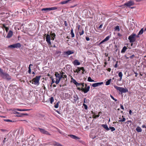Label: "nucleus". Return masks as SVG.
Wrapping results in <instances>:
<instances>
[{
  "instance_id": "nucleus-1",
  "label": "nucleus",
  "mask_w": 146,
  "mask_h": 146,
  "mask_svg": "<svg viewBox=\"0 0 146 146\" xmlns=\"http://www.w3.org/2000/svg\"><path fill=\"white\" fill-rule=\"evenodd\" d=\"M113 86L117 90L119 91L121 93H126L128 91V90L126 88H123L118 87L116 85H114Z\"/></svg>"
},
{
  "instance_id": "nucleus-2",
  "label": "nucleus",
  "mask_w": 146,
  "mask_h": 146,
  "mask_svg": "<svg viewBox=\"0 0 146 146\" xmlns=\"http://www.w3.org/2000/svg\"><path fill=\"white\" fill-rule=\"evenodd\" d=\"M136 35L135 34L132 33L128 37V39L131 43L134 42L136 40Z\"/></svg>"
},
{
  "instance_id": "nucleus-3",
  "label": "nucleus",
  "mask_w": 146,
  "mask_h": 146,
  "mask_svg": "<svg viewBox=\"0 0 146 146\" xmlns=\"http://www.w3.org/2000/svg\"><path fill=\"white\" fill-rule=\"evenodd\" d=\"M21 46V44L19 43H17L8 46V48H20Z\"/></svg>"
},
{
  "instance_id": "nucleus-4",
  "label": "nucleus",
  "mask_w": 146,
  "mask_h": 146,
  "mask_svg": "<svg viewBox=\"0 0 146 146\" xmlns=\"http://www.w3.org/2000/svg\"><path fill=\"white\" fill-rule=\"evenodd\" d=\"M40 78V76H36L33 78L34 84L35 85H38L39 82Z\"/></svg>"
},
{
  "instance_id": "nucleus-5",
  "label": "nucleus",
  "mask_w": 146,
  "mask_h": 146,
  "mask_svg": "<svg viewBox=\"0 0 146 146\" xmlns=\"http://www.w3.org/2000/svg\"><path fill=\"white\" fill-rule=\"evenodd\" d=\"M135 4L134 1L132 0H130L127 2L125 3L124 5L128 7H130L131 6L134 5Z\"/></svg>"
},
{
  "instance_id": "nucleus-6",
  "label": "nucleus",
  "mask_w": 146,
  "mask_h": 146,
  "mask_svg": "<svg viewBox=\"0 0 146 146\" xmlns=\"http://www.w3.org/2000/svg\"><path fill=\"white\" fill-rule=\"evenodd\" d=\"M38 129L42 133L47 135H50V134L49 132L46 131L44 129L40 128H38Z\"/></svg>"
},
{
  "instance_id": "nucleus-7",
  "label": "nucleus",
  "mask_w": 146,
  "mask_h": 146,
  "mask_svg": "<svg viewBox=\"0 0 146 146\" xmlns=\"http://www.w3.org/2000/svg\"><path fill=\"white\" fill-rule=\"evenodd\" d=\"M90 87L88 86V87H85V88H82V91L84 93H86L88 92L89 90Z\"/></svg>"
},
{
  "instance_id": "nucleus-8",
  "label": "nucleus",
  "mask_w": 146,
  "mask_h": 146,
  "mask_svg": "<svg viewBox=\"0 0 146 146\" xmlns=\"http://www.w3.org/2000/svg\"><path fill=\"white\" fill-rule=\"evenodd\" d=\"M46 41L49 45H50L51 44L50 41V37L49 35L47 34L46 35Z\"/></svg>"
},
{
  "instance_id": "nucleus-9",
  "label": "nucleus",
  "mask_w": 146,
  "mask_h": 146,
  "mask_svg": "<svg viewBox=\"0 0 146 146\" xmlns=\"http://www.w3.org/2000/svg\"><path fill=\"white\" fill-rule=\"evenodd\" d=\"M55 75L56 78V79L60 80L61 78H64V77L62 76V75H61L60 74H59L57 72L55 73Z\"/></svg>"
},
{
  "instance_id": "nucleus-10",
  "label": "nucleus",
  "mask_w": 146,
  "mask_h": 146,
  "mask_svg": "<svg viewBox=\"0 0 146 146\" xmlns=\"http://www.w3.org/2000/svg\"><path fill=\"white\" fill-rule=\"evenodd\" d=\"M3 78L7 79L8 80H10L11 79V77L9 74L6 73L3 75L2 76Z\"/></svg>"
},
{
  "instance_id": "nucleus-11",
  "label": "nucleus",
  "mask_w": 146,
  "mask_h": 146,
  "mask_svg": "<svg viewBox=\"0 0 146 146\" xmlns=\"http://www.w3.org/2000/svg\"><path fill=\"white\" fill-rule=\"evenodd\" d=\"M113 65L114 67L115 68H117L118 66L117 64L118 63V61H116L114 58H113Z\"/></svg>"
},
{
  "instance_id": "nucleus-12",
  "label": "nucleus",
  "mask_w": 146,
  "mask_h": 146,
  "mask_svg": "<svg viewBox=\"0 0 146 146\" xmlns=\"http://www.w3.org/2000/svg\"><path fill=\"white\" fill-rule=\"evenodd\" d=\"M103 84V82H98V83H94L92 84V86L94 87H95L97 86H100L102 84Z\"/></svg>"
},
{
  "instance_id": "nucleus-13",
  "label": "nucleus",
  "mask_w": 146,
  "mask_h": 146,
  "mask_svg": "<svg viewBox=\"0 0 146 146\" xmlns=\"http://www.w3.org/2000/svg\"><path fill=\"white\" fill-rule=\"evenodd\" d=\"M13 35V32L11 30H10L6 36V38H10L12 37Z\"/></svg>"
},
{
  "instance_id": "nucleus-14",
  "label": "nucleus",
  "mask_w": 146,
  "mask_h": 146,
  "mask_svg": "<svg viewBox=\"0 0 146 146\" xmlns=\"http://www.w3.org/2000/svg\"><path fill=\"white\" fill-rule=\"evenodd\" d=\"M74 53L73 50H68L67 51H65L64 52V54L66 55H70Z\"/></svg>"
},
{
  "instance_id": "nucleus-15",
  "label": "nucleus",
  "mask_w": 146,
  "mask_h": 146,
  "mask_svg": "<svg viewBox=\"0 0 146 146\" xmlns=\"http://www.w3.org/2000/svg\"><path fill=\"white\" fill-rule=\"evenodd\" d=\"M68 136H69L71 138L73 139H74L76 140L79 139H80V138L76 136V135H68Z\"/></svg>"
},
{
  "instance_id": "nucleus-16",
  "label": "nucleus",
  "mask_w": 146,
  "mask_h": 146,
  "mask_svg": "<svg viewBox=\"0 0 146 146\" xmlns=\"http://www.w3.org/2000/svg\"><path fill=\"white\" fill-rule=\"evenodd\" d=\"M72 80L73 82L76 86H79L81 85V83H78L76 81L72 78Z\"/></svg>"
},
{
  "instance_id": "nucleus-17",
  "label": "nucleus",
  "mask_w": 146,
  "mask_h": 146,
  "mask_svg": "<svg viewBox=\"0 0 146 146\" xmlns=\"http://www.w3.org/2000/svg\"><path fill=\"white\" fill-rule=\"evenodd\" d=\"M74 65H79L80 64V63L77 60H75L73 62Z\"/></svg>"
},
{
  "instance_id": "nucleus-18",
  "label": "nucleus",
  "mask_w": 146,
  "mask_h": 146,
  "mask_svg": "<svg viewBox=\"0 0 146 146\" xmlns=\"http://www.w3.org/2000/svg\"><path fill=\"white\" fill-rule=\"evenodd\" d=\"M110 38V36H108L106 37L102 41L100 44H102L104 42L108 40Z\"/></svg>"
},
{
  "instance_id": "nucleus-19",
  "label": "nucleus",
  "mask_w": 146,
  "mask_h": 146,
  "mask_svg": "<svg viewBox=\"0 0 146 146\" xmlns=\"http://www.w3.org/2000/svg\"><path fill=\"white\" fill-rule=\"evenodd\" d=\"M136 130L137 132L138 133L141 132L142 131V129L139 126H137L136 128Z\"/></svg>"
},
{
  "instance_id": "nucleus-20",
  "label": "nucleus",
  "mask_w": 146,
  "mask_h": 146,
  "mask_svg": "<svg viewBox=\"0 0 146 146\" xmlns=\"http://www.w3.org/2000/svg\"><path fill=\"white\" fill-rule=\"evenodd\" d=\"M122 118L119 117V119H120L119 120V122H124L126 120L125 118H124L123 116L122 115Z\"/></svg>"
},
{
  "instance_id": "nucleus-21",
  "label": "nucleus",
  "mask_w": 146,
  "mask_h": 146,
  "mask_svg": "<svg viewBox=\"0 0 146 146\" xmlns=\"http://www.w3.org/2000/svg\"><path fill=\"white\" fill-rule=\"evenodd\" d=\"M54 146H63L61 144L56 142H54L53 143Z\"/></svg>"
},
{
  "instance_id": "nucleus-22",
  "label": "nucleus",
  "mask_w": 146,
  "mask_h": 146,
  "mask_svg": "<svg viewBox=\"0 0 146 146\" xmlns=\"http://www.w3.org/2000/svg\"><path fill=\"white\" fill-rule=\"evenodd\" d=\"M102 126L107 130L108 131L109 129L108 126L106 125H102Z\"/></svg>"
},
{
  "instance_id": "nucleus-23",
  "label": "nucleus",
  "mask_w": 146,
  "mask_h": 146,
  "mask_svg": "<svg viewBox=\"0 0 146 146\" xmlns=\"http://www.w3.org/2000/svg\"><path fill=\"white\" fill-rule=\"evenodd\" d=\"M127 49V47H126L125 46H124L123 47V49H122V50H121V53L124 52Z\"/></svg>"
},
{
  "instance_id": "nucleus-24",
  "label": "nucleus",
  "mask_w": 146,
  "mask_h": 146,
  "mask_svg": "<svg viewBox=\"0 0 146 146\" xmlns=\"http://www.w3.org/2000/svg\"><path fill=\"white\" fill-rule=\"evenodd\" d=\"M118 76L120 77V80H121L123 76V74L121 72H120L118 74Z\"/></svg>"
},
{
  "instance_id": "nucleus-25",
  "label": "nucleus",
  "mask_w": 146,
  "mask_h": 146,
  "mask_svg": "<svg viewBox=\"0 0 146 146\" xmlns=\"http://www.w3.org/2000/svg\"><path fill=\"white\" fill-rule=\"evenodd\" d=\"M115 30V31H119L120 29L119 27L118 26H117L114 28Z\"/></svg>"
},
{
  "instance_id": "nucleus-26",
  "label": "nucleus",
  "mask_w": 146,
  "mask_h": 146,
  "mask_svg": "<svg viewBox=\"0 0 146 146\" xmlns=\"http://www.w3.org/2000/svg\"><path fill=\"white\" fill-rule=\"evenodd\" d=\"M70 34L71 35V37L73 38L74 36V35L73 32V29H72L71 31Z\"/></svg>"
},
{
  "instance_id": "nucleus-27",
  "label": "nucleus",
  "mask_w": 146,
  "mask_h": 146,
  "mask_svg": "<svg viewBox=\"0 0 146 146\" xmlns=\"http://www.w3.org/2000/svg\"><path fill=\"white\" fill-rule=\"evenodd\" d=\"M42 11H50L49 7L43 8L41 9Z\"/></svg>"
},
{
  "instance_id": "nucleus-28",
  "label": "nucleus",
  "mask_w": 146,
  "mask_h": 146,
  "mask_svg": "<svg viewBox=\"0 0 146 146\" xmlns=\"http://www.w3.org/2000/svg\"><path fill=\"white\" fill-rule=\"evenodd\" d=\"M80 71V67H78L77 68V69L76 70H74V72H77L78 73Z\"/></svg>"
},
{
  "instance_id": "nucleus-29",
  "label": "nucleus",
  "mask_w": 146,
  "mask_h": 146,
  "mask_svg": "<svg viewBox=\"0 0 146 146\" xmlns=\"http://www.w3.org/2000/svg\"><path fill=\"white\" fill-rule=\"evenodd\" d=\"M5 73L3 72V70L0 68V74L2 76Z\"/></svg>"
},
{
  "instance_id": "nucleus-30",
  "label": "nucleus",
  "mask_w": 146,
  "mask_h": 146,
  "mask_svg": "<svg viewBox=\"0 0 146 146\" xmlns=\"http://www.w3.org/2000/svg\"><path fill=\"white\" fill-rule=\"evenodd\" d=\"M33 65L32 64H30L29 66V70H28V72L30 74L31 73V66H33Z\"/></svg>"
},
{
  "instance_id": "nucleus-31",
  "label": "nucleus",
  "mask_w": 146,
  "mask_h": 146,
  "mask_svg": "<svg viewBox=\"0 0 146 146\" xmlns=\"http://www.w3.org/2000/svg\"><path fill=\"white\" fill-rule=\"evenodd\" d=\"M143 28H142L141 29V30L139 31L138 34L139 35H141L143 33Z\"/></svg>"
},
{
  "instance_id": "nucleus-32",
  "label": "nucleus",
  "mask_w": 146,
  "mask_h": 146,
  "mask_svg": "<svg viewBox=\"0 0 146 146\" xmlns=\"http://www.w3.org/2000/svg\"><path fill=\"white\" fill-rule=\"evenodd\" d=\"M88 81L90 82H94V80H92L91 78L90 77H88Z\"/></svg>"
},
{
  "instance_id": "nucleus-33",
  "label": "nucleus",
  "mask_w": 146,
  "mask_h": 146,
  "mask_svg": "<svg viewBox=\"0 0 146 146\" xmlns=\"http://www.w3.org/2000/svg\"><path fill=\"white\" fill-rule=\"evenodd\" d=\"M16 110L20 111H25L28 110V109H17Z\"/></svg>"
},
{
  "instance_id": "nucleus-34",
  "label": "nucleus",
  "mask_w": 146,
  "mask_h": 146,
  "mask_svg": "<svg viewBox=\"0 0 146 146\" xmlns=\"http://www.w3.org/2000/svg\"><path fill=\"white\" fill-rule=\"evenodd\" d=\"M57 8L56 7H49L50 11L56 10L57 9Z\"/></svg>"
},
{
  "instance_id": "nucleus-35",
  "label": "nucleus",
  "mask_w": 146,
  "mask_h": 146,
  "mask_svg": "<svg viewBox=\"0 0 146 146\" xmlns=\"http://www.w3.org/2000/svg\"><path fill=\"white\" fill-rule=\"evenodd\" d=\"M54 101V99L52 97L50 98V101L51 104H52Z\"/></svg>"
},
{
  "instance_id": "nucleus-36",
  "label": "nucleus",
  "mask_w": 146,
  "mask_h": 146,
  "mask_svg": "<svg viewBox=\"0 0 146 146\" xmlns=\"http://www.w3.org/2000/svg\"><path fill=\"white\" fill-rule=\"evenodd\" d=\"M89 101V100H86V98H84V103H88Z\"/></svg>"
},
{
  "instance_id": "nucleus-37",
  "label": "nucleus",
  "mask_w": 146,
  "mask_h": 146,
  "mask_svg": "<svg viewBox=\"0 0 146 146\" xmlns=\"http://www.w3.org/2000/svg\"><path fill=\"white\" fill-rule=\"evenodd\" d=\"M20 130L21 134V135L23 134L24 133V129L23 128H21L20 129L19 131Z\"/></svg>"
},
{
  "instance_id": "nucleus-38",
  "label": "nucleus",
  "mask_w": 146,
  "mask_h": 146,
  "mask_svg": "<svg viewBox=\"0 0 146 146\" xmlns=\"http://www.w3.org/2000/svg\"><path fill=\"white\" fill-rule=\"evenodd\" d=\"M60 73V75H62V76H64V77L65 78H67V75H64V72H62Z\"/></svg>"
},
{
  "instance_id": "nucleus-39",
  "label": "nucleus",
  "mask_w": 146,
  "mask_h": 146,
  "mask_svg": "<svg viewBox=\"0 0 146 146\" xmlns=\"http://www.w3.org/2000/svg\"><path fill=\"white\" fill-rule=\"evenodd\" d=\"M115 54H117L118 55H119V50L118 49H116L115 51Z\"/></svg>"
},
{
  "instance_id": "nucleus-40",
  "label": "nucleus",
  "mask_w": 146,
  "mask_h": 146,
  "mask_svg": "<svg viewBox=\"0 0 146 146\" xmlns=\"http://www.w3.org/2000/svg\"><path fill=\"white\" fill-rule=\"evenodd\" d=\"M74 97L75 98V100H77L78 99V97L77 95H74Z\"/></svg>"
},
{
  "instance_id": "nucleus-41",
  "label": "nucleus",
  "mask_w": 146,
  "mask_h": 146,
  "mask_svg": "<svg viewBox=\"0 0 146 146\" xmlns=\"http://www.w3.org/2000/svg\"><path fill=\"white\" fill-rule=\"evenodd\" d=\"M59 102H58L56 103V105H55L54 106V107L55 108H58V106H59Z\"/></svg>"
},
{
  "instance_id": "nucleus-42",
  "label": "nucleus",
  "mask_w": 146,
  "mask_h": 146,
  "mask_svg": "<svg viewBox=\"0 0 146 146\" xmlns=\"http://www.w3.org/2000/svg\"><path fill=\"white\" fill-rule=\"evenodd\" d=\"M68 3V1H67V0H66V1H62V2H61L60 3L62 4H64L66 3Z\"/></svg>"
},
{
  "instance_id": "nucleus-43",
  "label": "nucleus",
  "mask_w": 146,
  "mask_h": 146,
  "mask_svg": "<svg viewBox=\"0 0 146 146\" xmlns=\"http://www.w3.org/2000/svg\"><path fill=\"white\" fill-rule=\"evenodd\" d=\"M115 129L113 127H110V130L111 131H113L115 130Z\"/></svg>"
},
{
  "instance_id": "nucleus-44",
  "label": "nucleus",
  "mask_w": 146,
  "mask_h": 146,
  "mask_svg": "<svg viewBox=\"0 0 146 146\" xmlns=\"http://www.w3.org/2000/svg\"><path fill=\"white\" fill-rule=\"evenodd\" d=\"M28 114L27 113H21L20 115H17L18 116L21 117L23 115H27Z\"/></svg>"
},
{
  "instance_id": "nucleus-45",
  "label": "nucleus",
  "mask_w": 146,
  "mask_h": 146,
  "mask_svg": "<svg viewBox=\"0 0 146 146\" xmlns=\"http://www.w3.org/2000/svg\"><path fill=\"white\" fill-rule=\"evenodd\" d=\"M110 84V79L108 80L106 83V86Z\"/></svg>"
},
{
  "instance_id": "nucleus-46",
  "label": "nucleus",
  "mask_w": 146,
  "mask_h": 146,
  "mask_svg": "<svg viewBox=\"0 0 146 146\" xmlns=\"http://www.w3.org/2000/svg\"><path fill=\"white\" fill-rule=\"evenodd\" d=\"M60 80L56 79L55 83L57 84H58Z\"/></svg>"
},
{
  "instance_id": "nucleus-47",
  "label": "nucleus",
  "mask_w": 146,
  "mask_h": 146,
  "mask_svg": "<svg viewBox=\"0 0 146 146\" xmlns=\"http://www.w3.org/2000/svg\"><path fill=\"white\" fill-rule=\"evenodd\" d=\"M83 106L84 107V108L86 110H87L88 109V107L87 105L85 104H83Z\"/></svg>"
},
{
  "instance_id": "nucleus-48",
  "label": "nucleus",
  "mask_w": 146,
  "mask_h": 146,
  "mask_svg": "<svg viewBox=\"0 0 146 146\" xmlns=\"http://www.w3.org/2000/svg\"><path fill=\"white\" fill-rule=\"evenodd\" d=\"M14 113L16 114H18V115H20V114L21 113H20L19 112H17V111H14Z\"/></svg>"
},
{
  "instance_id": "nucleus-49",
  "label": "nucleus",
  "mask_w": 146,
  "mask_h": 146,
  "mask_svg": "<svg viewBox=\"0 0 146 146\" xmlns=\"http://www.w3.org/2000/svg\"><path fill=\"white\" fill-rule=\"evenodd\" d=\"M99 115H93V118H97L98 117H99Z\"/></svg>"
},
{
  "instance_id": "nucleus-50",
  "label": "nucleus",
  "mask_w": 146,
  "mask_h": 146,
  "mask_svg": "<svg viewBox=\"0 0 146 146\" xmlns=\"http://www.w3.org/2000/svg\"><path fill=\"white\" fill-rule=\"evenodd\" d=\"M110 96L113 100H114L115 101H116L117 100V99H115L111 95H110Z\"/></svg>"
},
{
  "instance_id": "nucleus-51",
  "label": "nucleus",
  "mask_w": 146,
  "mask_h": 146,
  "mask_svg": "<svg viewBox=\"0 0 146 146\" xmlns=\"http://www.w3.org/2000/svg\"><path fill=\"white\" fill-rule=\"evenodd\" d=\"M79 34L80 35H82L84 33V30H83L82 32H79Z\"/></svg>"
},
{
  "instance_id": "nucleus-52",
  "label": "nucleus",
  "mask_w": 146,
  "mask_h": 146,
  "mask_svg": "<svg viewBox=\"0 0 146 146\" xmlns=\"http://www.w3.org/2000/svg\"><path fill=\"white\" fill-rule=\"evenodd\" d=\"M50 35L51 36H54V37H55L56 36V35H55L54 33H52Z\"/></svg>"
},
{
  "instance_id": "nucleus-53",
  "label": "nucleus",
  "mask_w": 146,
  "mask_h": 146,
  "mask_svg": "<svg viewBox=\"0 0 146 146\" xmlns=\"http://www.w3.org/2000/svg\"><path fill=\"white\" fill-rule=\"evenodd\" d=\"M131 120H128L125 122V123L129 124V123H131Z\"/></svg>"
},
{
  "instance_id": "nucleus-54",
  "label": "nucleus",
  "mask_w": 146,
  "mask_h": 146,
  "mask_svg": "<svg viewBox=\"0 0 146 146\" xmlns=\"http://www.w3.org/2000/svg\"><path fill=\"white\" fill-rule=\"evenodd\" d=\"M64 25L66 27L68 26V24L66 21H64Z\"/></svg>"
},
{
  "instance_id": "nucleus-55",
  "label": "nucleus",
  "mask_w": 146,
  "mask_h": 146,
  "mask_svg": "<svg viewBox=\"0 0 146 146\" xmlns=\"http://www.w3.org/2000/svg\"><path fill=\"white\" fill-rule=\"evenodd\" d=\"M61 53V52L60 51H56V54H60Z\"/></svg>"
},
{
  "instance_id": "nucleus-56",
  "label": "nucleus",
  "mask_w": 146,
  "mask_h": 146,
  "mask_svg": "<svg viewBox=\"0 0 146 146\" xmlns=\"http://www.w3.org/2000/svg\"><path fill=\"white\" fill-rule=\"evenodd\" d=\"M55 82V81L54 79L52 78V83H51V85H52L53 83H54Z\"/></svg>"
},
{
  "instance_id": "nucleus-57",
  "label": "nucleus",
  "mask_w": 146,
  "mask_h": 146,
  "mask_svg": "<svg viewBox=\"0 0 146 146\" xmlns=\"http://www.w3.org/2000/svg\"><path fill=\"white\" fill-rule=\"evenodd\" d=\"M5 29L6 31L7 32L9 30V28L8 27H6V28H5Z\"/></svg>"
},
{
  "instance_id": "nucleus-58",
  "label": "nucleus",
  "mask_w": 146,
  "mask_h": 146,
  "mask_svg": "<svg viewBox=\"0 0 146 146\" xmlns=\"http://www.w3.org/2000/svg\"><path fill=\"white\" fill-rule=\"evenodd\" d=\"M120 108H121L122 109V110H124V108L123 106H122L121 104H120Z\"/></svg>"
},
{
  "instance_id": "nucleus-59",
  "label": "nucleus",
  "mask_w": 146,
  "mask_h": 146,
  "mask_svg": "<svg viewBox=\"0 0 146 146\" xmlns=\"http://www.w3.org/2000/svg\"><path fill=\"white\" fill-rule=\"evenodd\" d=\"M102 26H103V25L102 24H101L99 26L98 28L99 29H100L102 27Z\"/></svg>"
},
{
  "instance_id": "nucleus-60",
  "label": "nucleus",
  "mask_w": 146,
  "mask_h": 146,
  "mask_svg": "<svg viewBox=\"0 0 146 146\" xmlns=\"http://www.w3.org/2000/svg\"><path fill=\"white\" fill-rule=\"evenodd\" d=\"M86 40L87 41H89L90 39L89 38L87 37H86Z\"/></svg>"
},
{
  "instance_id": "nucleus-61",
  "label": "nucleus",
  "mask_w": 146,
  "mask_h": 146,
  "mask_svg": "<svg viewBox=\"0 0 146 146\" xmlns=\"http://www.w3.org/2000/svg\"><path fill=\"white\" fill-rule=\"evenodd\" d=\"M30 83H31L32 84H34V81H33V79L32 80H30Z\"/></svg>"
},
{
  "instance_id": "nucleus-62",
  "label": "nucleus",
  "mask_w": 146,
  "mask_h": 146,
  "mask_svg": "<svg viewBox=\"0 0 146 146\" xmlns=\"http://www.w3.org/2000/svg\"><path fill=\"white\" fill-rule=\"evenodd\" d=\"M117 35L119 36H122V35H121L119 33H117Z\"/></svg>"
},
{
  "instance_id": "nucleus-63",
  "label": "nucleus",
  "mask_w": 146,
  "mask_h": 146,
  "mask_svg": "<svg viewBox=\"0 0 146 146\" xmlns=\"http://www.w3.org/2000/svg\"><path fill=\"white\" fill-rule=\"evenodd\" d=\"M134 55H131V56H130L129 57L131 59L133 58L134 57Z\"/></svg>"
},
{
  "instance_id": "nucleus-64",
  "label": "nucleus",
  "mask_w": 146,
  "mask_h": 146,
  "mask_svg": "<svg viewBox=\"0 0 146 146\" xmlns=\"http://www.w3.org/2000/svg\"><path fill=\"white\" fill-rule=\"evenodd\" d=\"M142 127L143 128H146V126H145V125H142Z\"/></svg>"
}]
</instances>
